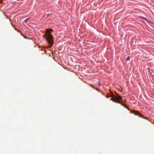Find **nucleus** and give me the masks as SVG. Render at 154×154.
<instances>
[{
	"label": "nucleus",
	"instance_id": "obj_1",
	"mask_svg": "<svg viewBox=\"0 0 154 154\" xmlns=\"http://www.w3.org/2000/svg\"><path fill=\"white\" fill-rule=\"evenodd\" d=\"M52 30L51 29H48L44 35V37L46 40L50 44V46H51L53 44V39L51 32Z\"/></svg>",
	"mask_w": 154,
	"mask_h": 154
},
{
	"label": "nucleus",
	"instance_id": "obj_2",
	"mask_svg": "<svg viewBox=\"0 0 154 154\" xmlns=\"http://www.w3.org/2000/svg\"><path fill=\"white\" fill-rule=\"evenodd\" d=\"M112 98L111 100L114 102L117 103L122 105V103L120 101L121 98V97L119 96H118L117 97H116L114 95H111Z\"/></svg>",
	"mask_w": 154,
	"mask_h": 154
},
{
	"label": "nucleus",
	"instance_id": "obj_3",
	"mask_svg": "<svg viewBox=\"0 0 154 154\" xmlns=\"http://www.w3.org/2000/svg\"><path fill=\"white\" fill-rule=\"evenodd\" d=\"M131 112L133 113L135 115H138L140 117H142V115L137 111L133 110V111H131Z\"/></svg>",
	"mask_w": 154,
	"mask_h": 154
},
{
	"label": "nucleus",
	"instance_id": "obj_4",
	"mask_svg": "<svg viewBox=\"0 0 154 154\" xmlns=\"http://www.w3.org/2000/svg\"><path fill=\"white\" fill-rule=\"evenodd\" d=\"M112 95H113L112 94H111L110 96L109 95H107L106 96V97L107 98H109L110 97H111Z\"/></svg>",
	"mask_w": 154,
	"mask_h": 154
},
{
	"label": "nucleus",
	"instance_id": "obj_5",
	"mask_svg": "<svg viewBox=\"0 0 154 154\" xmlns=\"http://www.w3.org/2000/svg\"><path fill=\"white\" fill-rule=\"evenodd\" d=\"M121 105H122L124 107H125V108H127L128 110H130L126 106V105H125L124 104L122 105V104Z\"/></svg>",
	"mask_w": 154,
	"mask_h": 154
},
{
	"label": "nucleus",
	"instance_id": "obj_6",
	"mask_svg": "<svg viewBox=\"0 0 154 154\" xmlns=\"http://www.w3.org/2000/svg\"><path fill=\"white\" fill-rule=\"evenodd\" d=\"M30 18V17H29L27 18L24 20L25 22H26L28 20H29Z\"/></svg>",
	"mask_w": 154,
	"mask_h": 154
},
{
	"label": "nucleus",
	"instance_id": "obj_7",
	"mask_svg": "<svg viewBox=\"0 0 154 154\" xmlns=\"http://www.w3.org/2000/svg\"><path fill=\"white\" fill-rule=\"evenodd\" d=\"M126 60L127 61L129 60H130V57L129 56L128 57L126 58Z\"/></svg>",
	"mask_w": 154,
	"mask_h": 154
},
{
	"label": "nucleus",
	"instance_id": "obj_8",
	"mask_svg": "<svg viewBox=\"0 0 154 154\" xmlns=\"http://www.w3.org/2000/svg\"><path fill=\"white\" fill-rule=\"evenodd\" d=\"M98 84L99 85H101L99 83H98Z\"/></svg>",
	"mask_w": 154,
	"mask_h": 154
},
{
	"label": "nucleus",
	"instance_id": "obj_9",
	"mask_svg": "<svg viewBox=\"0 0 154 154\" xmlns=\"http://www.w3.org/2000/svg\"><path fill=\"white\" fill-rule=\"evenodd\" d=\"M93 86V88H94V86Z\"/></svg>",
	"mask_w": 154,
	"mask_h": 154
}]
</instances>
